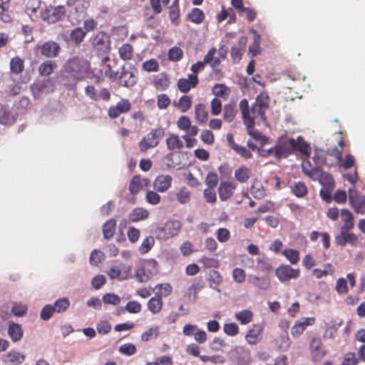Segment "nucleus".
Wrapping results in <instances>:
<instances>
[{
	"mask_svg": "<svg viewBox=\"0 0 365 365\" xmlns=\"http://www.w3.org/2000/svg\"><path fill=\"white\" fill-rule=\"evenodd\" d=\"M292 191L293 194L298 197H304L308 192L305 183L302 181L296 182L292 187Z\"/></svg>",
	"mask_w": 365,
	"mask_h": 365,
	"instance_id": "50",
	"label": "nucleus"
},
{
	"mask_svg": "<svg viewBox=\"0 0 365 365\" xmlns=\"http://www.w3.org/2000/svg\"><path fill=\"white\" fill-rule=\"evenodd\" d=\"M344 146V141L341 136L340 140L338 141V146L329 148L327 150V154L335 158L336 163L342 161V151Z\"/></svg>",
	"mask_w": 365,
	"mask_h": 365,
	"instance_id": "27",
	"label": "nucleus"
},
{
	"mask_svg": "<svg viewBox=\"0 0 365 365\" xmlns=\"http://www.w3.org/2000/svg\"><path fill=\"white\" fill-rule=\"evenodd\" d=\"M96 329L99 334L105 335L110 331L111 324L106 320H101L97 324Z\"/></svg>",
	"mask_w": 365,
	"mask_h": 365,
	"instance_id": "63",
	"label": "nucleus"
},
{
	"mask_svg": "<svg viewBox=\"0 0 365 365\" xmlns=\"http://www.w3.org/2000/svg\"><path fill=\"white\" fill-rule=\"evenodd\" d=\"M159 334V328L158 327H153L149 328L145 332H143L141 335V340L143 341H148L153 338H156Z\"/></svg>",
	"mask_w": 365,
	"mask_h": 365,
	"instance_id": "56",
	"label": "nucleus"
},
{
	"mask_svg": "<svg viewBox=\"0 0 365 365\" xmlns=\"http://www.w3.org/2000/svg\"><path fill=\"white\" fill-rule=\"evenodd\" d=\"M70 301L67 297H61L57 299L53 307L55 312L63 313L65 312L70 307Z\"/></svg>",
	"mask_w": 365,
	"mask_h": 365,
	"instance_id": "42",
	"label": "nucleus"
},
{
	"mask_svg": "<svg viewBox=\"0 0 365 365\" xmlns=\"http://www.w3.org/2000/svg\"><path fill=\"white\" fill-rule=\"evenodd\" d=\"M160 199L161 197L156 190H149L145 195L147 202L153 205L160 203Z\"/></svg>",
	"mask_w": 365,
	"mask_h": 365,
	"instance_id": "64",
	"label": "nucleus"
},
{
	"mask_svg": "<svg viewBox=\"0 0 365 365\" xmlns=\"http://www.w3.org/2000/svg\"><path fill=\"white\" fill-rule=\"evenodd\" d=\"M166 145L170 150H180L183 148V143L176 134H171L166 139Z\"/></svg>",
	"mask_w": 365,
	"mask_h": 365,
	"instance_id": "34",
	"label": "nucleus"
},
{
	"mask_svg": "<svg viewBox=\"0 0 365 365\" xmlns=\"http://www.w3.org/2000/svg\"><path fill=\"white\" fill-rule=\"evenodd\" d=\"M102 301L107 304L118 305L120 302V297L113 293H106L102 297Z\"/></svg>",
	"mask_w": 365,
	"mask_h": 365,
	"instance_id": "57",
	"label": "nucleus"
},
{
	"mask_svg": "<svg viewBox=\"0 0 365 365\" xmlns=\"http://www.w3.org/2000/svg\"><path fill=\"white\" fill-rule=\"evenodd\" d=\"M116 228V221L115 219L107 220L103 225V234L106 239H110L115 234Z\"/></svg>",
	"mask_w": 365,
	"mask_h": 365,
	"instance_id": "33",
	"label": "nucleus"
},
{
	"mask_svg": "<svg viewBox=\"0 0 365 365\" xmlns=\"http://www.w3.org/2000/svg\"><path fill=\"white\" fill-rule=\"evenodd\" d=\"M164 135L165 132L161 128L152 130L140 141V150L146 152L148 149L156 147Z\"/></svg>",
	"mask_w": 365,
	"mask_h": 365,
	"instance_id": "6",
	"label": "nucleus"
},
{
	"mask_svg": "<svg viewBox=\"0 0 365 365\" xmlns=\"http://www.w3.org/2000/svg\"><path fill=\"white\" fill-rule=\"evenodd\" d=\"M201 361L206 363V362H211L214 364H222L225 362V358L222 355H212V356H206L203 355L200 356Z\"/></svg>",
	"mask_w": 365,
	"mask_h": 365,
	"instance_id": "53",
	"label": "nucleus"
},
{
	"mask_svg": "<svg viewBox=\"0 0 365 365\" xmlns=\"http://www.w3.org/2000/svg\"><path fill=\"white\" fill-rule=\"evenodd\" d=\"M35 50L39 51L42 56L47 58H54L57 57L61 51L59 43L53 41H48L42 44H37Z\"/></svg>",
	"mask_w": 365,
	"mask_h": 365,
	"instance_id": "9",
	"label": "nucleus"
},
{
	"mask_svg": "<svg viewBox=\"0 0 365 365\" xmlns=\"http://www.w3.org/2000/svg\"><path fill=\"white\" fill-rule=\"evenodd\" d=\"M263 328L259 324H254L253 327L250 329L246 336L245 339L249 344L255 345L259 343L262 339Z\"/></svg>",
	"mask_w": 365,
	"mask_h": 365,
	"instance_id": "18",
	"label": "nucleus"
},
{
	"mask_svg": "<svg viewBox=\"0 0 365 365\" xmlns=\"http://www.w3.org/2000/svg\"><path fill=\"white\" fill-rule=\"evenodd\" d=\"M217 53V49L215 47H212L207 54L204 56L203 61L206 64H210V66L214 68L219 66L221 63V59H225L226 58V54L222 53V52H219L220 56H216L215 54Z\"/></svg>",
	"mask_w": 365,
	"mask_h": 365,
	"instance_id": "20",
	"label": "nucleus"
},
{
	"mask_svg": "<svg viewBox=\"0 0 365 365\" xmlns=\"http://www.w3.org/2000/svg\"><path fill=\"white\" fill-rule=\"evenodd\" d=\"M120 353L126 356H132L136 353V346L130 343L124 344L118 349Z\"/></svg>",
	"mask_w": 365,
	"mask_h": 365,
	"instance_id": "62",
	"label": "nucleus"
},
{
	"mask_svg": "<svg viewBox=\"0 0 365 365\" xmlns=\"http://www.w3.org/2000/svg\"><path fill=\"white\" fill-rule=\"evenodd\" d=\"M205 18L203 11L198 9L194 8L188 14V19L193 23L200 24L203 21Z\"/></svg>",
	"mask_w": 365,
	"mask_h": 365,
	"instance_id": "51",
	"label": "nucleus"
},
{
	"mask_svg": "<svg viewBox=\"0 0 365 365\" xmlns=\"http://www.w3.org/2000/svg\"><path fill=\"white\" fill-rule=\"evenodd\" d=\"M236 187V185L233 182H221L218 188V192L220 200L222 201H225L228 200L230 197H231Z\"/></svg>",
	"mask_w": 365,
	"mask_h": 365,
	"instance_id": "21",
	"label": "nucleus"
},
{
	"mask_svg": "<svg viewBox=\"0 0 365 365\" xmlns=\"http://www.w3.org/2000/svg\"><path fill=\"white\" fill-rule=\"evenodd\" d=\"M57 63L53 60H47L43 62L38 68L39 74L42 76H50L57 68Z\"/></svg>",
	"mask_w": 365,
	"mask_h": 365,
	"instance_id": "26",
	"label": "nucleus"
},
{
	"mask_svg": "<svg viewBox=\"0 0 365 365\" xmlns=\"http://www.w3.org/2000/svg\"><path fill=\"white\" fill-rule=\"evenodd\" d=\"M349 200L354 211L357 213H364L365 209V199L358 195L356 192L349 190Z\"/></svg>",
	"mask_w": 365,
	"mask_h": 365,
	"instance_id": "19",
	"label": "nucleus"
},
{
	"mask_svg": "<svg viewBox=\"0 0 365 365\" xmlns=\"http://www.w3.org/2000/svg\"><path fill=\"white\" fill-rule=\"evenodd\" d=\"M208 281L211 288L217 289V286L221 284L222 277L219 272L216 270H212L209 273Z\"/></svg>",
	"mask_w": 365,
	"mask_h": 365,
	"instance_id": "47",
	"label": "nucleus"
},
{
	"mask_svg": "<svg viewBox=\"0 0 365 365\" xmlns=\"http://www.w3.org/2000/svg\"><path fill=\"white\" fill-rule=\"evenodd\" d=\"M199 83V79L195 74H189L187 78H180L178 81L177 86L178 90L184 93L190 91L191 88H195Z\"/></svg>",
	"mask_w": 365,
	"mask_h": 365,
	"instance_id": "15",
	"label": "nucleus"
},
{
	"mask_svg": "<svg viewBox=\"0 0 365 365\" xmlns=\"http://www.w3.org/2000/svg\"><path fill=\"white\" fill-rule=\"evenodd\" d=\"M153 84L158 91L167 90L170 84L168 75L165 72L158 73L154 76Z\"/></svg>",
	"mask_w": 365,
	"mask_h": 365,
	"instance_id": "22",
	"label": "nucleus"
},
{
	"mask_svg": "<svg viewBox=\"0 0 365 365\" xmlns=\"http://www.w3.org/2000/svg\"><path fill=\"white\" fill-rule=\"evenodd\" d=\"M309 349L311 356L314 361H321L327 354V351L324 349L322 339L319 337L312 338Z\"/></svg>",
	"mask_w": 365,
	"mask_h": 365,
	"instance_id": "11",
	"label": "nucleus"
},
{
	"mask_svg": "<svg viewBox=\"0 0 365 365\" xmlns=\"http://www.w3.org/2000/svg\"><path fill=\"white\" fill-rule=\"evenodd\" d=\"M9 0H0V20L9 22L11 20L9 14Z\"/></svg>",
	"mask_w": 365,
	"mask_h": 365,
	"instance_id": "45",
	"label": "nucleus"
},
{
	"mask_svg": "<svg viewBox=\"0 0 365 365\" xmlns=\"http://www.w3.org/2000/svg\"><path fill=\"white\" fill-rule=\"evenodd\" d=\"M240 110L242 112L244 124L247 126V129L252 128L255 125V118H257L259 114L257 110L252 106H249V102L247 99H242L239 104Z\"/></svg>",
	"mask_w": 365,
	"mask_h": 365,
	"instance_id": "8",
	"label": "nucleus"
},
{
	"mask_svg": "<svg viewBox=\"0 0 365 365\" xmlns=\"http://www.w3.org/2000/svg\"><path fill=\"white\" fill-rule=\"evenodd\" d=\"M142 68L148 72L158 71L159 63L157 60L152 58L143 63Z\"/></svg>",
	"mask_w": 365,
	"mask_h": 365,
	"instance_id": "59",
	"label": "nucleus"
},
{
	"mask_svg": "<svg viewBox=\"0 0 365 365\" xmlns=\"http://www.w3.org/2000/svg\"><path fill=\"white\" fill-rule=\"evenodd\" d=\"M8 334L13 342L19 341L24 335L21 325L12 322L9 325Z\"/></svg>",
	"mask_w": 365,
	"mask_h": 365,
	"instance_id": "24",
	"label": "nucleus"
},
{
	"mask_svg": "<svg viewBox=\"0 0 365 365\" xmlns=\"http://www.w3.org/2000/svg\"><path fill=\"white\" fill-rule=\"evenodd\" d=\"M7 361L14 365H19L25 360V356L20 352L11 351L6 354Z\"/></svg>",
	"mask_w": 365,
	"mask_h": 365,
	"instance_id": "44",
	"label": "nucleus"
},
{
	"mask_svg": "<svg viewBox=\"0 0 365 365\" xmlns=\"http://www.w3.org/2000/svg\"><path fill=\"white\" fill-rule=\"evenodd\" d=\"M260 40V36L255 31L253 43L249 47V51L252 56H255L259 53Z\"/></svg>",
	"mask_w": 365,
	"mask_h": 365,
	"instance_id": "60",
	"label": "nucleus"
},
{
	"mask_svg": "<svg viewBox=\"0 0 365 365\" xmlns=\"http://www.w3.org/2000/svg\"><path fill=\"white\" fill-rule=\"evenodd\" d=\"M120 58L123 61H128L133 58V47L129 43H123L118 49Z\"/></svg>",
	"mask_w": 365,
	"mask_h": 365,
	"instance_id": "40",
	"label": "nucleus"
},
{
	"mask_svg": "<svg viewBox=\"0 0 365 365\" xmlns=\"http://www.w3.org/2000/svg\"><path fill=\"white\" fill-rule=\"evenodd\" d=\"M251 283L256 287L261 289H267L270 286V280L268 277H251Z\"/></svg>",
	"mask_w": 365,
	"mask_h": 365,
	"instance_id": "39",
	"label": "nucleus"
},
{
	"mask_svg": "<svg viewBox=\"0 0 365 365\" xmlns=\"http://www.w3.org/2000/svg\"><path fill=\"white\" fill-rule=\"evenodd\" d=\"M155 243V240L153 237L149 236L145 237L143 241L142 242L140 247L139 251L142 254H145L150 251V250L153 247Z\"/></svg>",
	"mask_w": 365,
	"mask_h": 365,
	"instance_id": "54",
	"label": "nucleus"
},
{
	"mask_svg": "<svg viewBox=\"0 0 365 365\" xmlns=\"http://www.w3.org/2000/svg\"><path fill=\"white\" fill-rule=\"evenodd\" d=\"M253 314L251 311L244 309L235 314V318L242 324H247L252 320Z\"/></svg>",
	"mask_w": 365,
	"mask_h": 365,
	"instance_id": "48",
	"label": "nucleus"
},
{
	"mask_svg": "<svg viewBox=\"0 0 365 365\" xmlns=\"http://www.w3.org/2000/svg\"><path fill=\"white\" fill-rule=\"evenodd\" d=\"M149 215V212L142 207L135 208L129 215V220L131 222H138L146 219Z\"/></svg>",
	"mask_w": 365,
	"mask_h": 365,
	"instance_id": "36",
	"label": "nucleus"
},
{
	"mask_svg": "<svg viewBox=\"0 0 365 365\" xmlns=\"http://www.w3.org/2000/svg\"><path fill=\"white\" fill-rule=\"evenodd\" d=\"M173 178L170 175H158L153 181V188L159 192H166L172 185Z\"/></svg>",
	"mask_w": 365,
	"mask_h": 365,
	"instance_id": "16",
	"label": "nucleus"
},
{
	"mask_svg": "<svg viewBox=\"0 0 365 365\" xmlns=\"http://www.w3.org/2000/svg\"><path fill=\"white\" fill-rule=\"evenodd\" d=\"M276 158H286L294 152H298L303 155L309 157L312 153V148L302 136L288 138L287 135L278 138L275 144Z\"/></svg>",
	"mask_w": 365,
	"mask_h": 365,
	"instance_id": "1",
	"label": "nucleus"
},
{
	"mask_svg": "<svg viewBox=\"0 0 365 365\" xmlns=\"http://www.w3.org/2000/svg\"><path fill=\"white\" fill-rule=\"evenodd\" d=\"M143 187L141 178L135 175L132 178L129 184V191L132 195L138 194Z\"/></svg>",
	"mask_w": 365,
	"mask_h": 365,
	"instance_id": "43",
	"label": "nucleus"
},
{
	"mask_svg": "<svg viewBox=\"0 0 365 365\" xmlns=\"http://www.w3.org/2000/svg\"><path fill=\"white\" fill-rule=\"evenodd\" d=\"M341 218L344 222V225L341 229H353L354 224V216L352 213L346 209H342L341 210Z\"/></svg>",
	"mask_w": 365,
	"mask_h": 365,
	"instance_id": "37",
	"label": "nucleus"
},
{
	"mask_svg": "<svg viewBox=\"0 0 365 365\" xmlns=\"http://www.w3.org/2000/svg\"><path fill=\"white\" fill-rule=\"evenodd\" d=\"M196 119L199 123H205L208 120V112L206 106L202 103H198L195 106Z\"/></svg>",
	"mask_w": 365,
	"mask_h": 365,
	"instance_id": "38",
	"label": "nucleus"
},
{
	"mask_svg": "<svg viewBox=\"0 0 365 365\" xmlns=\"http://www.w3.org/2000/svg\"><path fill=\"white\" fill-rule=\"evenodd\" d=\"M199 262L202 263L205 268H217L220 266L219 260L214 257L203 256L200 259Z\"/></svg>",
	"mask_w": 365,
	"mask_h": 365,
	"instance_id": "55",
	"label": "nucleus"
},
{
	"mask_svg": "<svg viewBox=\"0 0 365 365\" xmlns=\"http://www.w3.org/2000/svg\"><path fill=\"white\" fill-rule=\"evenodd\" d=\"M192 97L190 96H182L176 101H174L173 105L178 108L182 113L187 112L192 107Z\"/></svg>",
	"mask_w": 365,
	"mask_h": 365,
	"instance_id": "28",
	"label": "nucleus"
},
{
	"mask_svg": "<svg viewBox=\"0 0 365 365\" xmlns=\"http://www.w3.org/2000/svg\"><path fill=\"white\" fill-rule=\"evenodd\" d=\"M93 50L98 55L107 54L111 50L110 36L104 31L97 32L91 39Z\"/></svg>",
	"mask_w": 365,
	"mask_h": 365,
	"instance_id": "3",
	"label": "nucleus"
},
{
	"mask_svg": "<svg viewBox=\"0 0 365 365\" xmlns=\"http://www.w3.org/2000/svg\"><path fill=\"white\" fill-rule=\"evenodd\" d=\"M137 69L130 65L123 66L119 70L116 83L123 87H132L138 81Z\"/></svg>",
	"mask_w": 365,
	"mask_h": 365,
	"instance_id": "4",
	"label": "nucleus"
},
{
	"mask_svg": "<svg viewBox=\"0 0 365 365\" xmlns=\"http://www.w3.org/2000/svg\"><path fill=\"white\" fill-rule=\"evenodd\" d=\"M131 109V103L129 100L122 98L115 106H110L108 110V116L111 118H118L121 113H125Z\"/></svg>",
	"mask_w": 365,
	"mask_h": 365,
	"instance_id": "12",
	"label": "nucleus"
},
{
	"mask_svg": "<svg viewBox=\"0 0 365 365\" xmlns=\"http://www.w3.org/2000/svg\"><path fill=\"white\" fill-rule=\"evenodd\" d=\"M251 173L250 168L242 165L235 170V178L238 182L245 183L250 179Z\"/></svg>",
	"mask_w": 365,
	"mask_h": 365,
	"instance_id": "31",
	"label": "nucleus"
},
{
	"mask_svg": "<svg viewBox=\"0 0 365 365\" xmlns=\"http://www.w3.org/2000/svg\"><path fill=\"white\" fill-rule=\"evenodd\" d=\"M142 306L138 302L130 301L126 304L122 312H124V311H127L131 314H138L140 312Z\"/></svg>",
	"mask_w": 365,
	"mask_h": 365,
	"instance_id": "58",
	"label": "nucleus"
},
{
	"mask_svg": "<svg viewBox=\"0 0 365 365\" xmlns=\"http://www.w3.org/2000/svg\"><path fill=\"white\" fill-rule=\"evenodd\" d=\"M90 67V62L83 57L73 56L66 61L63 70L73 81L78 82L88 76Z\"/></svg>",
	"mask_w": 365,
	"mask_h": 365,
	"instance_id": "2",
	"label": "nucleus"
},
{
	"mask_svg": "<svg viewBox=\"0 0 365 365\" xmlns=\"http://www.w3.org/2000/svg\"><path fill=\"white\" fill-rule=\"evenodd\" d=\"M191 192L186 187H183L176 193V198L181 204L187 203L190 200Z\"/></svg>",
	"mask_w": 365,
	"mask_h": 365,
	"instance_id": "52",
	"label": "nucleus"
},
{
	"mask_svg": "<svg viewBox=\"0 0 365 365\" xmlns=\"http://www.w3.org/2000/svg\"><path fill=\"white\" fill-rule=\"evenodd\" d=\"M351 229H341L339 235L335 237L336 243L341 247L346 244L354 245L357 242V237L352 232H349Z\"/></svg>",
	"mask_w": 365,
	"mask_h": 365,
	"instance_id": "17",
	"label": "nucleus"
},
{
	"mask_svg": "<svg viewBox=\"0 0 365 365\" xmlns=\"http://www.w3.org/2000/svg\"><path fill=\"white\" fill-rule=\"evenodd\" d=\"M181 228V224L179 221L168 222L164 227L165 235V237L169 238L174 237L178 234Z\"/></svg>",
	"mask_w": 365,
	"mask_h": 365,
	"instance_id": "29",
	"label": "nucleus"
},
{
	"mask_svg": "<svg viewBox=\"0 0 365 365\" xmlns=\"http://www.w3.org/2000/svg\"><path fill=\"white\" fill-rule=\"evenodd\" d=\"M66 6L73 8L76 14H84L90 6V2L86 0H66Z\"/></svg>",
	"mask_w": 365,
	"mask_h": 365,
	"instance_id": "23",
	"label": "nucleus"
},
{
	"mask_svg": "<svg viewBox=\"0 0 365 365\" xmlns=\"http://www.w3.org/2000/svg\"><path fill=\"white\" fill-rule=\"evenodd\" d=\"M155 294L160 297H166L169 296L173 292V287L169 283L158 284L155 286Z\"/></svg>",
	"mask_w": 365,
	"mask_h": 365,
	"instance_id": "41",
	"label": "nucleus"
},
{
	"mask_svg": "<svg viewBox=\"0 0 365 365\" xmlns=\"http://www.w3.org/2000/svg\"><path fill=\"white\" fill-rule=\"evenodd\" d=\"M212 93L218 98L226 100L230 93V89L223 83H217L212 87Z\"/></svg>",
	"mask_w": 365,
	"mask_h": 365,
	"instance_id": "35",
	"label": "nucleus"
},
{
	"mask_svg": "<svg viewBox=\"0 0 365 365\" xmlns=\"http://www.w3.org/2000/svg\"><path fill=\"white\" fill-rule=\"evenodd\" d=\"M183 51L178 46H173L169 49L168 57L171 61L178 62L182 58Z\"/></svg>",
	"mask_w": 365,
	"mask_h": 365,
	"instance_id": "49",
	"label": "nucleus"
},
{
	"mask_svg": "<svg viewBox=\"0 0 365 365\" xmlns=\"http://www.w3.org/2000/svg\"><path fill=\"white\" fill-rule=\"evenodd\" d=\"M170 98L167 94L161 93L157 96V105L159 109H166L170 104Z\"/></svg>",
	"mask_w": 365,
	"mask_h": 365,
	"instance_id": "61",
	"label": "nucleus"
},
{
	"mask_svg": "<svg viewBox=\"0 0 365 365\" xmlns=\"http://www.w3.org/2000/svg\"><path fill=\"white\" fill-rule=\"evenodd\" d=\"M66 13V7L63 5L50 6L41 13V18L48 24H54L63 21Z\"/></svg>",
	"mask_w": 365,
	"mask_h": 365,
	"instance_id": "7",
	"label": "nucleus"
},
{
	"mask_svg": "<svg viewBox=\"0 0 365 365\" xmlns=\"http://www.w3.org/2000/svg\"><path fill=\"white\" fill-rule=\"evenodd\" d=\"M9 66L12 73L16 75L21 74L24 70V61L16 56L11 59Z\"/></svg>",
	"mask_w": 365,
	"mask_h": 365,
	"instance_id": "32",
	"label": "nucleus"
},
{
	"mask_svg": "<svg viewBox=\"0 0 365 365\" xmlns=\"http://www.w3.org/2000/svg\"><path fill=\"white\" fill-rule=\"evenodd\" d=\"M282 255L290 262L292 264H296L299 261V252L294 249H285L282 252Z\"/></svg>",
	"mask_w": 365,
	"mask_h": 365,
	"instance_id": "46",
	"label": "nucleus"
},
{
	"mask_svg": "<svg viewBox=\"0 0 365 365\" xmlns=\"http://www.w3.org/2000/svg\"><path fill=\"white\" fill-rule=\"evenodd\" d=\"M275 272L278 279L282 282H288L292 279H297L300 274L299 269H294L289 264L280 265L277 268Z\"/></svg>",
	"mask_w": 365,
	"mask_h": 365,
	"instance_id": "10",
	"label": "nucleus"
},
{
	"mask_svg": "<svg viewBox=\"0 0 365 365\" xmlns=\"http://www.w3.org/2000/svg\"><path fill=\"white\" fill-rule=\"evenodd\" d=\"M163 304V299L155 294L148 300L147 306L151 313L156 314L162 310Z\"/></svg>",
	"mask_w": 365,
	"mask_h": 365,
	"instance_id": "30",
	"label": "nucleus"
},
{
	"mask_svg": "<svg viewBox=\"0 0 365 365\" xmlns=\"http://www.w3.org/2000/svg\"><path fill=\"white\" fill-rule=\"evenodd\" d=\"M315 322L314 317H303L300 320H297L291 329L292 336L298 338L308 326L313 325Z\"/></svg>",
	"mask_w": 365,
	"mask_h": 365,
	"instance_id": "14",
	"label": "nucleus"
},
{
	"mask_svg": "<svg viewBox=\"0 0 365 365\" xmlns=\"http://www.w3.org/2000/svg\"><path fill=\"white\" fill-rule=\"evenodd\" d=\"M86 36V31L81 27H76L71 31L69 34V41L76 46L80 45Z\"/></svg>",
	"mask_w": 365,
	"mask_h": 365,
	"instance_id": "25",
	"label": "nucleus"
},
{
	"mask_svg": "<svg viewBox=\"0 0 365 365\" xmlns=\"http://www.w3.org/2000/svg\"><path fill=\"white\" fill-rule=\"evenodd\" d=\"M254 107L262 120L266 119L265 113L269 106V97L266 93H260L256 98Z\"/></svg>",
	"mask_w": 365,
	"mask_h": 365,
	"instance_id": "13",
	"label": "nucleus"
},
{
	"mask_svg": "<svg viewBox=\"0 0 365 365\" xmlns=\"http://www.w3.org/2000/svg\"><path fill=\"white\" fill-rule=\"evenodd\" d=\"M303 173L314 180H318L323 187H334L335 182L332 175L323 172L319 168L307 169L306 165H304Z\"/></svg>",
	"mask_w": 365,
	"mask_h": 365,
	"instance_id": "5",
	"label": "nucleus"
}]
</instances>
